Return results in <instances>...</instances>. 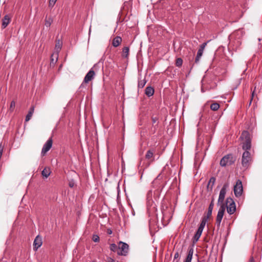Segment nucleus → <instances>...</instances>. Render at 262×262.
<instances>
[{
    "instance_id": "5",
    "label": "nucleus",
    "mask_w": 262,
    "mask_h": 262,
    "mask_svg": "<svg viewBox=\"0 0 262 262\" xmlns=\"http://www.w3.org/2000/svg\"><path fill=\"white\" fill-rule=\"evenodd\" d=\"M226 205L227 212L229 214H233L236 211V205L233 200L230 198H227L226 200Z\"/></svg>"
},
{
    "instance_id": "11",
    "label": "nucleus",
    "mask_w": 262,
    "mask_h": 262,
    "mask_svg": "<svg viewBox=\"0 0 262 262\" xmlns=\"http://www.w3.org/2000/svg\"><path fill=\"white\" fill-rule=\"evenodd\" d=\"M95 75V73L93 70V68H92L89 72L86 74L84 78V83H88L89 81H91L94 79Z\"/></svg>"
},
{
    "instance_id": "13",
    "label": "nucleus",
    "mask_w": 262,
    "mask_h": 262,
    "mask_svg": "<svg viewBox=\"0 0 262 262\" xmlns=\"http://www.w3.org/2000/svg\"><path fill=\"white\" fill-rule=\"evenodd\" d=\"M193 254V245L188 247V254L184 262H191Z\"/></svg>"
},
{
    "instance_id": "33",
    "label": "nucleus",
    "mask_w": 262,
    "mask_h": 262,
    "mask_svg": "<svg viewBox=\"0 0 262 262\" xmlns=\"http://www.w3.org/2000/svg\"><path fill=\"white\" fill-rule=\"evenodd\" d=\"M92 239L94 242H98L99 241V237L97 235H93Z\"/></svg>"
},
{
    "instance_id": "21",
    "label": "nucleus",
    "mask_w": 262,
    "mask_h": 262,
    "mask_svg": "<svg viewBox=\"0 0 262 262\" xmlns=\"http://www.w3.org/2000/svg\"><path fill=\"white\" fill-rule=\"evenodd\" d=\"M62 41L59 39L56 38V44H55V50L57 52H59L62 48Z\"/></svg>"
},
{
    "instance_id": "46",
    "label": "nucleus",
    "mask_w": 262,
    "mask_h": 262,
    "mask_svg": "<svg viewBox=\"0 0 262 262\" xmlns=\"http://www.w3.org/2000/svg\"><path fill=\"white\" fill-rule=\"evenodd\" d=\"M112 231L111 230H107V233L108 234H112Z\"/></svg>"
},
{
    "instance_id": "19",
    "label": "nucleus",
    "mask_w": 262,
    "mask_h": 262,
    "mask_svg": "<svg viewBox=\"0 0 262 262\" xmlns=\"http://www.w3.org/2000/svg\"><path fill=\"white\" fill-rule=\"evenodd\" d=\"M51 171L49 167H46L41 171V174L43 177L47 178L51 174Z\"/></svg>"
},
{
    "instance_id": "22",
    "label": "nucleus",
    "mask_w": 262,
    "mask_h": 262,
    "mask_svg": "<svg viewBox=\"0 0 262 262\" xmlns=\"http://www.w3.org/2000/svg\"><path fill=\"white\" fill-rule=\"evenodd\" d=\"M34 111V106H32L29 110V111L28 112V114L27 115L25 119L26 121H28L30 120Z\"/></svg>"
},
{
    "instance_id": "45",
    "label": "nucleus",
    "mask_w": 262,
    "mask_h": 262,
    "mask_svg": "<svg viewBox=\"0 0 262 262\" xmlns=\"http://www.w3.org/2000/svg\"><path fill=\"white\" fill-rule=\"evenodd\" d=\"M213 207H211L210 206H209L208 207V210H210V211L213 210Z\"/></svg>"
},
{
    "instance_id": "38",
    "label": "nucleus",
    "mask_w": 262,
    "mask_h": 262,
    "mask_svg": "<svg viewBox=\"0 0 262 262\" xmlns=\"http://www.w3.org/2000/svg\"><path fill=\"white\" fill-rule=\"evenodd\" d=\"M57 0H50L49 1V6H53Z\"/></svg>"
},
{
    "instance_id": "2",
    "label": "nucleus",
    "mask_w": 262,
    "mask_h": 262,
    "mask_svg": "<svg viewBox=\"0 0 262 262\" xmlns=\"http://www.w3.org/2000/svg\"><path fill=\"white\" fill-rule=\"evenodd\" d=\"M249 151L244 150L242 157L241 164L245 169L250 167L253 161L252 156Z\"/></svg>"
},
{
    "instance_id": "4",
    "label": "nucleus",
    "mask_w": 262,
    "mask_h": 262,
    "mask_svg": "<svg viewBox=\"0 0 262 262\" xmlns=\"http://www.w3.org/2000/svg\"><path fill=\"white\" fill-rule=\"evenodd\" d=\"M235 161V158L232 154H228L224 156L220 161V165L222 167L229 166L233 164Z\"/></svg>"
},
{
    "instance_id": "25",
    "label": "nucleus",
    "mask_w": 262,
    "mask_h": 262,
    "mask_svg": "<svg viewBox=\"0 0 262 262\" xmlns=\"http://www.w3.org/2000/svg\"><path fill=\"white\" fill-rule=\"evenodd\" d=\"M203 53V51H202V50H200V49L198 50L197 54H196V56L195 57V62L196 63H197L199 62L200 59L201 57V56H202Z\"/></svg>"
},
{
    "instance_id": "35",
    "label": "nucleus",
    "mask_w": 262,
    "mask_h": 262,
    "mask_svg": "<svg viewBox=\"0 0 262 262\" xmlns=\"http://www.w3.org/2000/svg\"><path fill=\"white\" fill-rule=\"evenodd\" d=\"M207 43V42H204L203 43H202V44L200 46L199 49H200V50H202V51H204V49H205V47L206 46Z\"/></svg>"
},
{
    "instance_id": "31",
    "label": "nucleus",
    "mask_w": 262,
    "mask_h": 262,
    "mask_svg": "<svg viewBox=\"0 0 262 262\" xmlns=\"http://www.w3.org/2000/svg\"><path fill=\"white\" fill-rule=\"evenodd\" d=\"M158 119H159L158 117H157L156 116V117H151L152 125H154V124H155L156 123H157V124H156V126L158 125Z\"/></svg>"
},
{
    "instance_id": "27",
    "label": "nucleus",
    "mask_w": 262,
    "mask_h": 262,
    "mask_svg": "<svg viewBox=\"0 0 262 262\" xmlns=\"http://www.w3.org/2000/svg\"><path fill=\"white\" fill-rule=\"evenodd\" d=\"M219 108H220V104L216 102L211 104L210 105L211 110L213 111H216L218 110V109Z\"/></svg>"
},
{
    "instance_id": "15",
    "label": "nucleus",
    "mask_w": 262,
    "mask_h": 262,
    "mask_svg": "<svg viewBox=\"0 0 262 262\" xmlns=\"http://www.w3.org/2000/svg\"><path fill=\"white\" fill-rule=\"evenodd\" d=\"M216 179L215 177H211L207 186V191L211 192L212 190L213 187L215 184Z\"/></svg>"
},
{
    "instance_id": "17",
    "label": "nucleus",
    "mask_w": 262,
    "mask_h": 262,
    "mask_svg": "<svg viewBox=\"0 0 262 262\" xmlns=\"http://www.w3.org/2000/svg\"><path fill=\"white\" fill-rule=\"evenodd\" d=\"M122 38L119 36H116L112 41V45L114 47H118L122 42Z\"/></svg>"
},
{
    "instance_id": "8",
    "label": "nucleus",
    "mask_w": 262,
    "mask_h": 262,
    "mask_svg": "<svg viewBox=\"0 0 262 262\" xmlns=\"http://www.w3.org/2000/svg\"><path fill=\"white\" fill-rule=\"evenodd\" d=\"M243 192V187L242 182L240 180H237L234 187V194L236 197H239L242 195Z\"/></svg>"
},
{
    "instance_id": "28",
    "label": "nucleus",
    "mask_w": 262,
    "mask_h": 262,
    "mask_svg": "<svg viewBox=\"0 0 262 262\" xmlns=\"http://www.w3.org/2000/svg\"><path fill=\"white\" fill-rule=\"evenodd\" d=\"M183 64V59L181 58H178L176 60V66L178 67H181Z\"/></svg>"
},
{
    "instance_id": "14",
    "label": "nucleus",
    "mask_w": 262,
    "mask_h": 262,
    "mask_svg": "<svg viewBox=\"0 0 262 262\" xmlns=\"http://www.w3.org/2000/svg\"><path fill=\"white\" fill-rule=\"evenodd\" d=\"M11 21V17L9 15H6L2 19V27L3 29L6 28L9 24Z\"/></svg>"
},
{
    "instance_id": "10",
    "label": "nucleus",
    "mask_w": 262,
    "mask_h": 262,
    "mask_svg": "<svg viewBox=\"0 0 262 262\" xmlns=\"http://www.w3.org/2000/svg\"><path fill=\"white\" fill-rule=\"evenodd\" d=\"M228 186L229 184L228 183H226L224 184L222 188L221 189L220 192L219 197L218 199V203H221L222 204H223V202L224 201L225 194L226 193V189L228 187Z\"/></svg>"
},
{
    "instance_id": "41",
    "label": "nucleus",
    "mask_w": 262,
    "mask_h": 262,
    "mask_svg": "<svg viewBox=\"0 0 262 262\" xmlns=\"http://www.w3.org/2000/svg\"><path fill=\"white\" fill-rule=\"evenodd\" d=\"M106 262H115V260L111 257H107L106 260Z\"/></svg>"
},
{
    "instance_id": "23",
    "label": "nucleus",
    "mask_w": 262,
    "mask_h": 262,
    "mask_svg": "<svg viewBox=\"0 0 262 262\" xmlns=\"http://www.w3.org/2000/svg\"><path fill=\"white\" fill-rule=\"evenodd\" d=\"M53 21V19L51 16L48 17L47 16H46L45 20V25L47 27H50Z\"/></svg>"
},
{
    "instance_id": "24",
    "label": "nucleus",
    "mask_w": 262,
    "mask_h": 262,
    "mask_svg": "<svg viewBox=\"0 0 262 262\" xmlns=\"http://www.w3.org/2000/svg\"><path fill=\"white\" fill-rule=\"evenodd\" d=\"M207 221H208V220H206V218L204 219V218L202 217L201 223L198 228V229H200V230L203 231Z\"/></svg>"
},
{
    "instance_id": "42",
    "label": "nucleus",
    "mask_w": 262,
    "mask_h": 262,
    "mask_svg": "<svg viewBox=\"0 0 262 262\" xmlns=\"http://www.w3.org/2000/svg\"><path fill=\"white\" fill-rule=\"evenodd\" d=\"M69 186L71 188H73L74 186V183L73 181H71L69 183Z\"/></svg>"
},
{
    "instance_id": "16",
    "label": "nucleus",
    "mask_w": 262,
    "mask_h": 262,
    "mask_svg": "<svg viewBox=\"0 0 262 262\" xmlns=\"http://www.w3.org/2000/svg\"><path fill=\"white\" fill-rule=\"evenodd\" d=\"M202 232H203V231L198 229L196 233H195L194 236L192 238V245L194 246V244L196 243L198 241V240L199 239V238L202 233Z\"/></svg>"
},
{
    "instance_id": "12",
    "label": "nucleus",
    "mask_w": 262,
    "mask_h": 262,
    "mask_svg": "<svg viewBox=\"0 0 262 262\" xmlns=\"http://www.w3.org/2000/svg\"><path fill=\"white\" fill-rule=\"evenodd\" d=\"M42 244V238L39 235H37L33 242V248L35 251H36Z\"/></svg>"
},
{
    "instance_id": "44",
    "label": "nucleus",
    "mask_w": 262,
    "mask_h": 262,
    "mask_svg": "<svg viewBox=\"0 0 262 262\" xmlns=\"http://www.w3.org/2000/svg\"><path fill=\"white\" fill-rule=\"evenodd\" d=\"M209 206H210L211 207H214V199H212L209 205Z\"/></svg>"
},
{
    "instance_id": "26",
    "label": "nucleus",
    "mask_w": 262,
    "mask_h": 262,
    "mask_svg": "<svg viewBox=\"0 0 262 262\" xmlns=\"http://www.w3.org/2000/svg\"><path fill=\"white\" fill-rule=\"evenodd\" d=\"M146 83V81L145 78L139 80L138 84V88L142 89L145 86Z\"/></svg>"
},
{
    "instance_id": "9",
    "label": "nucleus",
    "mask_w": 262,
    "mask_h": 262,
    "mask_svg": "<svg viewBox=\"0 0 262 262\" xmlns=\"http://www.w3.org/2000/svg\"><path fill=\"white\" fill-rule=\"evenodd\" d=\"M53 144L52 137L50 138L45 143L41 150V154L44 156L46 153L51 148Z\"/></svg>"
},
{
    "instance_id": "18",
    "label": "nucleus",
    "mask_w": 262,
    "mask_h": 262,
    "mask_svg": "<svg viewBox=\"0 0 262 262\" xmlns=\"http://www.w3.org/2000/svg\"><path fill=\"white\" fill-rule=\"evenodd\" d=\"M154 89L152 86H147L145 90V94L146 95H147L148 97H150L152 96L154 94Z\"/></svg>"
},
{
    "instance_id": "40",
    "label": "nucleus",
    "mask_w": 262,
    "mask_h": 262,
    "mask_svg": "<svg viewBox=\"0 0 262 262\" xmlns=\"http://www.w3.org/2000/svg\"><path fill=\"white\" fill-rule=\"evenodd\" d=\"M3 151V146H2V144H0V158L2 157Z\"/></svg>"
},
{
    "instance_id": "43",
    "label": "nucleus",
    "mask_w": 262,
    "mask_h": 262,
    "mask_svg": "<svg viewBox=\"0 0 262 262\" xmlns=\"http://www.w3.org/2000/svg\"><path fill=\"white\" fill-rule=\"evenodd\" d=\"M179 257V252H176V253H175V254H174V259H177V258H178Z\"/></svg>"
},
{
    "instance_id": "47",
    "label": "nucleus",
    "mask_w": 262,
    "mask_h": 262,
    "mask_svg": "<svg viewBox=\"0 0 262 262\" xmlns=\"http://www.w3.org/2000/svg\"><path fill=\"white\" fill-rule=\"evenodd\" d=\"M53 56V55H52L51 56V62H53V61H54V59L52 58V57Z\"/></svg>"
},
{
    "instance_id": "30",
    "label": "nucleus",
    "mask_w": 262,
    "mask_h": 262,
    "mask_svg": "<svg viewBox=\"0 0 262 262\" xmlns=\"http://www.w3.org/2000/svg\"><path fill=\"white\" fill-rule=\"evenodd\" d=\"M110 249L111 251L115 252L118 249V247L115 244H111L110 246Z\"/></svg>"
},
{
    "instance_id": "36",
    "label": "nucleus",
    "mask_w": 262,
    "mask_h": 262,
    "mask_svg": "<svg viewBox=\"0 0 262 262\" xmlns=\"http://www.w3.org/2000/svg\"><path fill=\"white\" fill-rule=\"evenodd\" d=\"M255 90H256V86L254 88V90L252 92L251 98V99H250V101L249 105L251 104V102H252V101L253 100V97H254V93H255Z\"/></svg>"
},
{
    "instance_id": "32",
    "label": "nucleus",
    "mask_w": 262,
    "mask_h": 262,
    "mask_svg": "<svg viewBox=\"0 0 262 262\" xmlns=\"http://www.w3.org/2000/svg\"><path fill=\"white\" fill-rule=\"evenodd\" d=\"M15 106V101H12L11 102V104H10V110L11 112H12L14 110Z\"/></svg>"
},
{
    "instance_id": "34",
    "label": "nucleus",
    "mask_w": 262,
    "mask_h": 262,
    "mask_svg": "<svg viewBox=\"0 0 262 262\" xmlns=\"http://www.w3.org/2000/svg\"><path fill=\"white\" fill-rule=\"evenodd\" d=\"M207 43V42H204L203 43H202V44L200 46L199 49H200V50H202V51H204V49H205V47L206 46Z\"/></svg>"
},
{
    "instance_id": "1",
    "label": "nucleus",
    "mask_w": 262,
    "mask_h": 262,
    "mask_svg": "<svg viewBox=\"0 0 262 262\" xmlns=\"http://www.w3.org/2000/svg\"><path fill=\"white\" fill-rule=\"evenodd\" d=\"M241 145L244 150H250L252 148V137L247 130H244L239 137Z\"/></svg>"
},
{
    "instance_id": "7",
    "label": "nucleus",
    "mask_w": 262,
    "mask_h": 262,
    "mask_svg": "<svg viewBox=\"0 0 262 262\" xmlns=\"http://www.w3.org/2000/svg\"><path fill=\"white\" fill-rule=\"evenodd\" d=\"M225 208L226 207L225 206V204H223L221 205V207L218 211L215 223L218 229L220 227L221 223L225 211Z\"/></svg>"
},
{
    "instance_id": "20",
    "label": "nucleus",
    "mask_w": 262,
    "mask_h": 262,
    "mask_svg": "<svg viewBox=\"0 0 262 262\" xmlns=\"http://www.w3.org/2000/svg\"><path fill=\"white\" fill-rule=\"evenodd\" d=\"M129 52V47H125L122 49V57L123 58H127L128 57Z\"/></svg>"
},
{
    "instance_id": "6",
    "label": "nucleus",
    "mask_w": 262,
    "mask_h": 262,
    "mask_svg": "<svg viewBox=\"0 0 262 262\" xmlns=\"http://www.w3.org/2000/svg\"><path fill=\"white\" fill-rule=\"evenodd\" d=\"M119 251L117 254L119 255L126 256L128 252L129 246L125 243L120 242L118 245Z\"/></svg>"
},
{
    "instance_id": "39",
    "label": "nucleus",
    "mask_w": 262,
    "mask_h": 262,
    "mask_svg": "<svg viewBox=\"0 0 262 262\" xmlns=\"http://www.w3.org/2000/svg\"><path fill=\"white\" fill-rule=\"evenodd\" d=\"M247 262H255V260L253 256H251Z\"/></svg>"
},
{
    "instance_id": "29",
    "label": "nucleus",
    "mask_w": 262,
    "mask_h": 262,
    "mask_svg": "<svg viewBox=\"0 0 262 262\" xmlns=\"http://www.w3.org/2000/svg\"><path fill=\"white\" fill-rule=\"evenodd\" d=\"M212 213V211H210V210H208L207 213L206 214H204L202 217L204 219L206 218V219L208 220L211 216Z\"/></svg>"
},
{
    "instance_id": "3",
    "label": "nucleus",
    "mask_w": 262,
    "mask_h": 262,
    "mask_svg": "<svg viewBox=\"0 0 262 262\" xmlns=\"http://www.w3.org/2000/svg\"><path fill=\"white\" fill-rule=\"evenodd\" d=\"M157 155L158 156V159L160 156L159 149L156 146H151L147 150L145 158L149 163H151L155 161V157Z\"/></svg>"
},
{
    "instance_id": "37",
    "label": "nucleus",
    "mask_w": 262,
    "mask_h": 262,
    "mask_svg": "<svg viewBox=\"0 0 262 262\" xmlns=\"http://www.w3.org/2000/svg\"><path fill=\"white\" fill-rule=\"evenodd\" d=\"M87 83H84V80L83 81L82 83H81V84L80 85V86H79V89L80 90H82L83 88H86V84Z\"/></svg>"
}]
</instances>
